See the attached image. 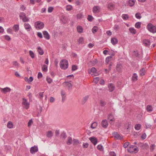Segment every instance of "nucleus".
<instances>
[{
    "mask_svg": "<svg viewBox=\"0 0 156 156\" xmlns=\"http://www.w3.org/2000/svg\"><path fill=\"white\" fill-rule=\"evenodd\" d=\"M90 71L93 73H95L96 72V69L94 67H92L90 69Z\"/></svg>",
    "mask_w": 156,
    "mask_h": 156,
    "instance_id": "13d9d810",
    "label": "nucleus"
},
{
    "mask_svg": "<svg viewBox=\"0 0 156 156\" xmlns=\"http://www.w3.org/2000/svg\"><path fill=\"white\" fill-rule=\"evenodd\" d=\"M64 83L66 84L67 86L69 87V89L70 88L72 87V85L71 83H69L68 82H65Z\"/></svg>",
    "mask_w": 156,
    "mask_h": 156,
    "instance_id": "603ef678",
    "label": "nucleus"
},
{
    "mask_svg": "<svg viewBox=\"0 0 156 156\" xmlns=\"http://www.w3.org/2000/svg\"><path fill=\"white\" fill-rule=\"evenodd\" d=\"M135 2L134 0H129L128 4L130 6H133L135 4Z\"/></svg>",
    "mask_w": 156,
    "mask_h": 156,
    "instance_id": "a878e982",
    "label": "nucleus"
},
{
    "mask_svg": "<svg viewBox=\"0 0 156 156\" xmlns=\"http://www.w3.org/2000/svg\"><path fill=\"white\" fill-rule=\"evenodd\" d=\"M53 133L51 131H48L47 133V136L48 137H51L53 136Z\"/></svg>",
    "mask_w": 156,
    "mask_h": 156,
    "instance_id": "f704fd0d",
    "label": "nucleus"
},
{
    "mask_svg": "<svg viewBox=\"0 0 156 156\" xmlns=\"http://www.w3.org/2000/svg\"><path fill=\"white\" fill-rule=\"evenodd\" d=\"M141 138L142 140L145 139L146 137V135L145 133L143 134L141 136Z\"/></svg>",
    "mask_w": 156,
    "mask_h": 156,
    "instance_id": "69168bd1",
    "label": "nucleus"
},
{
    "mask_svg": "<svg viewBox=\"0 0 156 156\" xmlns=\"http://www.w3.org/2000/svg\"><path fill=\"white\" fill-rule=\"evenodd\" d=\"M37 36L41 38L43 37L42 35L41 32H38L37 33Z\"/></svg>",
    "mask_w": 156,
    "mask_h": 156,
    "instance_id": "774afa93",
    "label": "nucleus"
},
{
    "mask_svg": "<svg viewBox=\"0 0 156 156\" xmlns=\"http://www.w3.org/2000/svg\"><path fill=\"white\" fill-rule=\"evenodd\" d=\"M147 110L148 112H151L152 111V106L151 105H148L147 106Z\"/></svg>",
    "mask_w": 156,
    "mask_h": 156,
    "instance_id": "393cba45",
    "label": "nucleus"
},
{
    "mask_svg": "<svg viewBox=\"0 0 156 156\" xmlns=\"http://www.w3.org/2000/svg\"><path fill=\"white\" fill-rule=\"evenodd\" d=\"M5 39L8 41H9L11 40V38L8 35H5L4 36Z\"/></svg>",
    "mask_w": 156,
    "mask_h": 156,
    "instance_id": "0e129e2a",
    "label": "nucleus"
},
{
    "mask_svg": "<svg viewBox=\"0 0 156 156\" xmlns=\"http://www.w3.org/2000/svg\"><path fill=\"white\" fill-rule=\"evenodd\" d=\"M147 28L153 34L156 33V26L151 23H149L147 25Z\"/></svg>",
    "mask_w": 156,
    "mask_h": 156,
    "instance_id": "f03ea898",
    "label": "nucleus"
},
{
    "mask_svg": "<svg viewBox=\"0 0 156 156\" xmlns=\"http://www.w3.org/2000/svg\"><path fill=\"white\" fill-rule=\"evenodd\" d=\"M111 43L113 45H115L118 43V40L115 37L112 38L111 39Z\"/></svg>",
    "mask_w": 156,
    "mask_h": 156,
    "instance_id": "dca6fc26",
    "label": "nucleus"
},
{
    "mask_svg": "<svg viewBox=\"0 0 156 156\" xmlns=\"http://www.w3.org/2000/svg\"><path fill=\"white\" fill-rule=\"evenodd\" d=\"M33 77L32 76H30L29 79L27 77L24 78V80L27 82L30 83L33 80Z\"/></svg>",
    "mask_w": 156,
    "mask_h": 156,
    "instance_id": "4468645a",
    "label": "nucleus"
},
{
    "mask_svg": "<svg viewBox=\"0 0 156 156\" xmlns=\"http://www.w3.org/2000/svg\"><path fill=\"white\" fill-rule=\"evenodd\" d=\"M53 8L52 7H50L48 8V12L49 13L52 12L53 10Z\"/></svg>",
    "mask_w": 156,
    "mask_h": 156,
    "instance_id": "6e6d98bb",
    "label": "nucleus"
},
{
    "mask_svg": "<svg viewBox=\"0 0 156 156\" xmlns=\"http://www.w3.org/2000/svg\"><path fill=\"white\" fill-rule=\"evenodd\" d=\"M80 143L79 140L77 139H73V145H77Z\"/></svg>",
    "mask_w": 156,
    "mask_h": 156,
    "instance_id": "cd10ccee",
    "label": "nucleus"
},
{
    "mask_svg": "<svg viewBox=\"0 0 156 156\" xmlns=\"http://www.w3.org/2000/svg\"><path fill=\"white\" fill-rule=\"evenodd\" d=\"M144 44L146 46H149L150 45V41L149 40L145 39L143 41Z\"/></svg>",
    "mask_w": 156,
    "mask_h": 156,
    "instance_id": "f3484780",
    "label": "nucleus"
},
{
    "mask_svg": "<svg viewBox=\"0 0 156 156\" xmlns=\"http://www.w3.org/2000/svg\"><path fill=\"white\" fill-rule=\"evenodd\" d=\"M141 126V125L140 124H136L135 125V129L136 130H139L140 129Z\"/></svg>",
    "mask_w": 156,
    "mask_h": 156,
    "instance_id": "c9c22d12",
    "label": "nucleus"
},
{
    "mask_svg": "<svg viewBox=\"0 0 156 156\" xmlns=\"http://www.w3.org/2000/svg\"><path fill=\"white\" fill-rule=\"evenodd\" d=\"M114 7V5L113 4H110L108 5V7L110 9H113Z\"/></svg>",
    "mask_w": 156,
    "mask_h": 156,
    "instance_id": "bf43d9fd",
    "label": "nucleus"
},
{
    "mask_svg": "<svg viewBox=\"0 0 156 156\" xmlns=\"http://www.w3.org/2000/svg\"><path fill=\"white\" fill-rule=\"evenodd\" d=\"M42 69L43 71L46 72L48 70V66L44 64L42 67Z\"/></svg>",
    "mask_w": 156,
    "mask_h": 156,
    "instance_id": "72a5a7b5",
    "label": "nucleus"
},
{
    "mask_svg": "<svg viewBox=\"0 0 156 156\" xmlns=\"http://www.w3.org/2000/svg\"><path fill=\"white\" fill-rule=\"evenodd\" d=\"M38 151V148L37 146H34L32 147L30 150V151L32 154H34Z\"/></svg>",
    "mask_w": 156,
    "mask_h": 156,
    "instance_id": "6e6552de",
    "label": "nucleus"
},
{
    "mask_svg": "<svg viewBox=\"0 0 156 156\" xmlns=\"http://www.w3.org/2000/svg\"><path fill=\"white\" fill-rule=\"evenodd\" d=\"M7 126L8 128L11 129L13 127V125L12 122L9 121L8 122Z\"/></svg>",
    "mask_w": 156,
    "mask_h": 156,
    "instance_id": "2f4dec72",
    "label": "nucleus"
},
{
    "mask_svg": "<svg viewBox=\"0 0 156 156\" xmlns=\"http://www.w3.org/2000/svg\"><path fill=\"white\" fill-rule=\"evenodd\" d=\"M46 80L48 83L50 84L51 83L52 80L49 77H47Z\"/></svg>",
    "mask_w": 156,
    "mask_h": 156,
    "instance_id": "864d4df0",
    "label": "nucleus"
},
{
    "mask_svg": "<svg viewBox=\"0 0 156 156\" xmlns=\"http://www.w3.org/2000/svg\"><path fill=\"white\" fill-rule=\"evenodd\" d=\"M108 119L109 120V122L111 124H112V123L110 122H114L115 119L114 117V116L112 113L108 114Z\"/></svg>",
    "mask_w": 156,
    "mask_h": 156,
    "instance_id": "0eeeda50",
    "label": "nucleus"
},
{
    "mask_svg": "<svg viewBox=\"0 0 156 156\" xmlns=\"http://www.w3.org/2000/svg\"><path fill=\"white\" fill-rule=\"evenodd\" d=\"M94 19V18L93 16L90 15H88L87 17V20L90 22H92L93 20Z\"/></svg>",
    "mask_w": 156,
    "mask_h": 156,
    "instance_id": "79ce46f5",
    "label": "nucleus"
},
{
    "mask_svg": "<svg viewBox=\"0 0 156 156\" xmlns=\"http://www.w3.org/2000/svg\"><path fill=\"white\" fill-rule=\"evenodd\" d=\"M89 98V96H87L83 98L82 100V104L83 105L87 101Z\"/></svg>",
    "mask_w": 156,
    "mask_h": 156,
    "instance_id": "7c9ffc66",
    "label": "nucleus"
},
{
    "mask_svg": "<svg viewBox=\"0 0 156 156\" xmlns=\"http://www.w3.org/2000/svg\"><path fill=\"white\" fill-rule=\"evenodd\" d=\"M12 28L13 29H14L15 30V32H16L19 29V25L18 24L14 25L13 26Z\"/></svg>",
    "mask_w": 156,
    "mask_h": 156,
    "instance_id": "412c9836",
    "label": "nucleus"
},
{
    "mask_svg": "<svg viewBox=\"0 0 156 156\" xmlns=\"http://www.w3.org/2000/svg\"><path fill=\"white\" fill-rule=\"evenodd\" d=\"M78 67L76 65H73L72 66V71H74L77 70Z\"/></svg>",
    "mask_w": 156,
    "mask_h": 156,
    "instance_id": "8fccbe9b",
    "label": "nucleus"
},
{
    "mask_svg": "<svg viewBox=\"0 0 156 156\" xmlns=\"http://www.w3.org/2000/svg\"><path fill=\"white\" fill-rule=\"evenodd\" d=\"M0 89L1 91L4 94H6L7 92H9L11 90V89L8 87H6L4 88H0Z\"/></svg>",
    "mask_w": 156,
    "mask_h": 156,
    "instance_id": "9d476101",
    "label": "nucleus"
},
{
    "mask_svg": "<svg viewBox=\"0 0 156 156\" xmlns=\"http://www.w3.org/2000/svg\"><path fill=\"white\" fill-rule=\"evenodd\" d=\"M108 87L109 88V91L110 92L113 91L115 89V86L112 83H110L108 84Z\"/></svg>",
    "mask_w": 156,
    "mask_h": 156,
    "instance_id": "9b49d317",
    "label": "nucleus"
},
{
    "mask_svg": "<svg viewBox=\"0 0 156 156\" xmlns=\"http://www.w3.org/2000/svg\"><path fill=\"white\" fill-rule=\"evenodd\" d=\"M4 147H5V150L7 151H10L11 149V147L8 145H5Z\"/></svg>",
    "mask_w": 156,
    "mask_h": 156,
    "instance_id": "a18cd8bd",
    "label": "nucleus"
},
{
    "mask_svg": "<svg viewBox=\"0 0 156 156\" xmlns=\"http://www.w3.org/2000/svg\"><path fill=\"white\" fill-rule=\"evenodd\" d=\"M77 30L78 33H81L83 32V28L82 27L80 26L77 27Z\"/></svg>",
    "mask_w": 156,
    "mask_h": 156,
    "instance_id": "4be33fe9",
    "label": "nucleus"
},
{
    "mask_svg": "<svg viewBox=\"0 0 156 156\" xmlns=\"http://www.w3.org/2000/svg\"><path fill=\"white\" fill-rule=\"evenodd\" d=\"M24 26L26 30H27L28 31H30L31 29V27L30 25L28 23H25L24 24Z\"/></svg>",
    "mask_w": 156,
    "mask_h": 156,
    "instance_id": "a211bd4d",
    "label": "nucleus"
},
{
    "mask_svg": "<svg viewBox=\"0 0 156 156\" xmlns=\"http://www.w3.org/2000/svg\"><path fill=\"white\" fill-rule=\"evenodd\" d=\"M78 42L79 43V44H83L84 42V39L83 37H80L78 40Z\"/></svg>",
    "mask_w": 156,
    "mask_h": 156,
    "instance_id": "4c0bfd02",
    "label": "nucleus"
},
{
    "mask_svg": "<svg viewBox=\"0 0 156 156\" xmlns=\"http://www.w3.org/2000/svg\"><path fill=\"white\" fill-rule=\"evenodd\" d=\"M60 137L63 138V140H65L67 137V136L66 133L64 131L62 132L61 135H60Z\"/></svg>",
    "mask_w": 156,
    "mask_h": 156,
    "instance_id": "bb28decb",
    "label": "nucleus"
},
{
    "mask_svg": "<svg viewBox=\"0 0 156 156\" xmlns=\"http://www.w3.org/2000/svg\"><path fill=\"white\" fill-rule=\"evenodd\" d=\"M36 28L38 29H42L44 27V24L43 23L40 21H37L36 23Z\"/></svg>",
    "mask_w": 156,
    "mask_h": 156,
    "instance_id": "7ed1b4c3",
    "label": "nucleus"
},
{
    "mask_svg": "<svg viewBox=\"0 0 156 156\" xmlns=\"http://www.w3.org/2000/svg\"><path fill=\"white\" fill-rule=\"evenodd\" d=\"M72 6L71 5H67L66 7V9L68 11H69L72 9Z\"/></svg>",
    "mask_w": 156,
    "mask_h": 156,
    "instance_id": "49530a36",
    "label": "nucleus"
},
{
    "mask_svg": "<svg viewBox=\"0 0 156 156\" xmlns=\"http://www.w3.org/2000/svg\"><path fill=\"white\" fill-rule=\"evenodd\" d=\"M98 30V28L97 26H95L93 27L92 30V32L94 33H95Z\"/></svg>",
    "mask_w": 156,
    "mask_h": 156,
    "instance_id": "c756f323",
    "label": "nucleus"
},
{
    "mask_svg": "<svg viewBox=\"0 0 156 156\" xmlns=\"http://www.w3.org/2000/svg\"><path fill=\"white\" fill-rule=\"evenodd\" d=\"M22 20L23 22H28L29 21V19L27 17H25L22 19Z\"/></svg>",
    "mask_w": 156,
    "mask_h": 156,
    "instance_id": "4d7b16f0",
    "label": "nucleus"
},
{
    "mask_svg": "<svg viewBox=\"0 0 156 156\" xmlns=\"http://www.w3.org/2000/svg\"><path fill=\"white\" fill-rule=\"evenodd\" d=\"M122 18L123 20H127L128 19L129 16L127 14H123L122 15Z\"/></svg>",
    "mask_w": 156,
    "mask_h": 156,
    "instance_id": "473e14b6",
    "label": "nucleus"
},
{
    "mask_svg": "<svg viewBox=\"0 0 156 156\" xmlns=\"http://www.w3.org/2000/svg\"><path fill=\"white\" fill-rule=\"evenodd\" d=\"M155 147V145L154 144H152L151 145L150 147L151 149V151H152L154 149V148Z\"/></svg>",
    "mask_w": 156,
    "mask_h": 156,
    "instance_id": "5fc2aeb1",
    "label": "nucleus"
},
{
    "mask_svg": "<svg viewBox=\"0 0 156 156\" xmlns=\"http://www.w3.org/2000/svg\"><path fill=\"white\" fill-rule=\"evenodd\" d=\"M122 65L120 64H118L116 66V69L119 72H120L122 71Z\"/></svg>",
    "mask_w": 156,
    "mask_h": 156,
    "instance_id": "ddd939ff",
    "label": "nucleus"
},
{
    "mask_svg": "<svg viewBox=\"0 0 156 156\" xmlns=\"http://www.w3.org/2000/svg\"><path fill=\"white\" fill-rule=\"evenodd\" d=\"M128 151L130 153H135L137 152L138 151V148L137 147H136V148L134 149L133 151H131V150L129 149H128Z\"/></svg>",
    "mask_w": 156,
    "mask_h": 156,
    "instance_id": "6ab92c4d",
    "label": "nucleus"
},
{
    "mask_svg": "<svg viewBox=\"0 0 156 156\" xmlns=\"http://www.w3.org/2000/svg\"><path fill=\"white\" fill-rule=\"evenodd\" d=\"M43 34L44 35V37L47 40H49L50 38V36L48 33L46 31H44L43 32Z\"/></svg>",
    "mask_w": 156,
    "mask_h": 156,
    "instance_id": "f8f14e48",
    "label": "nucleus"
},
{
    "mask_svg": "<svg viewBox=\"0 0 156 156\" xmlns=\"http://www.w3.org/2000/svg\"><path fill=\"white\" fill-rule=\"evenodd\" d=\"M29 54L32 58H34V54L33 52L31 50L29 51Z\"/></svg>",
    "mask_w": 156,
    "mask_h": 156,
    "instance_id": "de8ad7c7",
    "label": "nucleus"
},
{
    "mask_svg": "<svg viewBox=\"0 0 156 156\" xmlns=\"http://www.w3.org/2000/svg\"><path fill=\"white\" fill-rule=\"evenodd\" d=\"M145 70L144 69V68H142L140 71V75L141 76H144L145 74H144V72Z\"/></svg>",
    "mask_w": 156,
    "mask_h": 156,
    "instance_id": "a19ab883",
    "label": "nucleus"
},
{
    "mask_svg": "<svg viewBox=\"0 0 156 156\" xmlns=\"http://www.w3.org/2000/svg\"><path fill=\"white\" fill-rule=\"evenodd\" d=\"M101 125L105 128H106L108 126V123L107 120L106 119H103L101 122Z\"/></svg>",
    "mask_w": 156,
    "mask_h": 156,
    "instance_id": "423d86ee",
    "label": "nucleus"
},
{
    "mask_svg": "<svg viewBox=\"0 0 156 156\" xmlns=\"http://www.w3.org/2000/svg\"><path fill=\"white\" fill-rule=\"evenodd\" d=\"M68 62L66 59H63L60 62V66L61 69H66L68 67Z\"/></svg>",
    "mask_w": 156,
    "mask_h": 156,
    "instance_id": "f257e3e1",
    "label": "nucleus"
},
{
    "mask_svg": "<svg viewBox=\"0 0 156 156\" xmlns=\"http://www.w3.org/2000/svg\"><path fill=\"white\" fill-rule=\"evenodd\" d=\"M138 76L136 73L133 74V75L132 76V80L133 81H136L138 79Z\"/></svg>",
    "mask_w": 156,
    "mask_h": 156,
    "instance_id": "b1692460",
    "label": "nucleus"
},
{
    "mask_svg": "<svg viewBox=\"0 0 156 156\" xmlns=\"http://www.w3.org/2000/svg\"><path fill=\"white\" fill-rule=\"evenodd\" d=\"M112 58L111 56H108L105 59V62L108 63V62L109 61V59L111 58Z\"/></svg>",
    "mask_w": 156,
    "mask_h": 156,
    "instance_id": "680f3d73",
    "label": "nucleus"
},
{
    "mask_svg": "<svg viewBox=\"0 0 156 156\" xmlns=\"http://www.w3.org/2000/svg\"><path fill=\"white\" fill-rule=\"evenodd\" d=\"M141 146L143 149H147L149 147L148 144L146 143L143 144Z\"/></svg>",
    "mask_w": 156,
    "mask_h": 156,
    "instance_id": "c85d7f7f",
    "label": "nucleus"
},
{
    "mask_svg": "<svg viewBox=\"0 0 156 156\" xmlns=\"http://www.w3.org/2000/svg\"><path fill=\"white\" fill-rule=\"evenodd\" d=\"M97 125V123L96 122H93L90 125V127L92 129L95 128Z\"/></svg>",
    "mask_w": 156,
    "mask_h": 156,
    "instance_id": "e433bc0d",
    "label": "nucleus"
},
{
    "mask_svg": "<svg viewBox=\"0 0 156 156\" xmlns=\"http://www.w3.org/2000/svg\"><path fill=\"white\" fill-rule=\"evenodd\" d=\"M136 17L138 19H140L141 18L140 13V12H137L135 14Z\"/></svg>",
    "mask_w": 156,
    "mask_h": 156,
    "instance_id": "37998d69",
    "label": "nucleus"
},
{
    "mask_svg": "<svg viewBox=\"0 0 156 156\" xmlns=\"http://www.w3.org/2000/svg\"><path fill=\"white\" fill-rule=\"evenodd\" d=\"M141 23L140 22H138L136 23L135 24V27L138 29H139L141 27Z\"/></svg>",
    "mask_w": 156,
    "mask_h": 156,
    "instance_id": "ea45409f",
    "label": "nucleus"
},
{
    "mask_svg": "<svg viewBox=\"0 0 156 156\" xmlns=\"http://www.w3.org/2000/svg\"><path fill=\"white\" fill-rule=\"evenodd\" d=\"M23 101L22 102V104L26 109H28L29 107V103L27 102V100L25 98H23Z\"/></svg>",
    "mask_w": 156,
    "mask_h": 156,
    "instance_id": "20e7f679",
    "label": "nucleus"
},
{
    "mask_svg": "<svg viewBox=\"0 0 156 156\" xmlns=\"http://www.w3.org/2000/svg\"><path fill=\"white\" fill-rule=\"evenodd\" d=\"M97 148L100 151H102L103 150V147L101 144L97 146Z\"/></svg>",
    "mask_w": 156,
    "mask_h": 156,
    "instance_id": "c03bdc74",
    "label": "nucleus"
},
{
    "mask_svg": "<svg viewBox=\"0 0 156 156\" xmlns=\"http://www.w3.org/2000/svg\"><path fill=\"white\" fill-rule=\"evenodd\" d=\"M37 49L39 55H42L44 54V51L40 47H38L37 48Z\"/></svg>",
    "mask_w": 156,
    "mask_h": 156,
    "instance_id": "2eb2a0df",
    "label": "nucleus"
},
{
    "mask_svg": "<svg viewBox=\"0 0 156 156\" xmlns=\"http://www.w3.org/2000/svg\"><path fill=\"white\" fill-rule=\"evenodd\" d=\"M130 32L133 34H135L136 33V30L133 28H129Z\"/></svg>",
    "mask_w": 156,
    "mask_h": 156,
    "instance_id": "58836bf2",
    "label": "nucleus"
},
{
    "mask_svg": "<svg viewBox=\"0 0 156 156\" xmlns=\"http://www.w3.org/2000/svg\"><path fill=\"white\" fill-rule=\"evenodd\" d=\"M100 104L101 107H104L106 105V103L105 101L101 100L100 102Z\"/></svg>",
    "mask_w": 156,
    "mask_h": 156,
    "instance_id": "09e8293b",
    "label": "nucleus"
},
{
    "mask_svg": "<svg viewBox=\"0 0 156 156\" xmlns=\"http://www.w3.org/2000/svg\"><path fill=\"white\" fill-rule=\"evenodd\" d=\"M98 6H94L93 8V11L94 13H96L98 12Z\"/></svg>",
    "mask_w": 156,
    "mask_h": 156,
    "instance_id": "5701e85b",
    "label": "nucleus"
},
{
    "mask_svg": "<svg viewBox=\"0 0 156 156\" xmlns=\"http://www.w3.org/2000/svg\"><path fill=\"white\" fill-rule=\"evenodd\" d=\"M89 140L94 145H95L98 142V140L97 138L94 136L90 137Z\"/></svg>",
    "mask_w": 156,
    "mask_h": 156,
    "instance_id": "1a4fd4ad",
    "label": "nucleus"
},
{
    "mask_svg": "<svg viewBox=\"0 0 156 156\" xmlns=\"http://www.w3.org/2000/svg\"><path fill=\"white\" fill-rule=\"evenodd\" d=\"M99 80V77H95L94 78V81L95 83H98V81Z\"/></svg>",
    "mask_w": 156,
    "mask_h": 156,
    "instance_id": "e2e57ef3",
    "label": "nucleus"
},
{
    "mask_svg": "<svg viewBox=\"0 0 156 156\" xmlns=\"http://www.w3.org/2000/svg\"><path fill=\"white\" fill-rule=\"evenodd\" d=\"M33 122L32 119H31L29 120L28 123V126H30L31 124L33 123Z\"/></svg>",
    "mask_w": 156,
    "mask_h": 156,
    "instance_id": "052dcab7",
    "label": "nucleus"
},
{
    "mask_svg": "<svg viewBox=\"0 0 156 156\" xmlns=\"http://www.w3.org/2000/svg\"><path fill=\"white\" fill-rule=\"evenodd\" d=\"M43 76V75L42 73L40 72H38V74L37 78L38 79H40V78L42 77Z\"/></svg>",
    "mask_w": 156,
    "mask_h": 156,
    "instance_id": "338daca9",
    "label": "nucleus"
},
{
    "mask_svg": "<svg viewBox=\"0 0 156 156\" xmlns=\"http://www.w3.org/2000/svg\"><path fill=\"white\" fill-rule=\"evenodd\" d=\"M72 138L71 137H68L67 141L66 142V144L68 145H69L71 144L72 143Z\"/></svg>",
    "mask_w": 156,
    "mask_h": 156,
    "instance_id": "aec40b11",
    "label": "nucleus"
},
{
    "mask_svg": "<svg viewBox=\"0 0 156 156\" xmlns=\"http://www.w3.org/2000/svg\"><path fill=\"white\" fill-rule=\"evenodd\" d=\"M112 135L114 136L115 139L117 140H121L123 138L122 136H120L117 132H114Z\"/></svg>",
    "mask_w": 156,
    "mask_h": 156,
    "instance_id": "39448f33",
    "label": "nucleus"
},
{
    "mask_svg": "<svg viewBox=\"0 0 156 156\" xmlns=\"http://www.w3.org/2000/svg\"><path fill=\"white\" fill-rule=\"evenodd\" d=\"M129 142H126L123 144V147L124 148H126L129 145Z\"/></svg>",
    "mask_w": 156,
    "mask_h": 156,
    "instance_id": "3c124183",
    "label": "nucleus"
}]
</instances>
